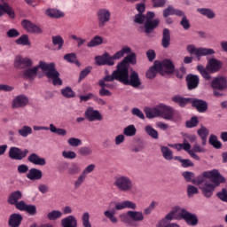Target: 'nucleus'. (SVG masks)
Wrapping results in <instances>:
<instances>
[{"instance_id": "obj_38", "label": "nucleus", "mask_w": 227, "mask_h": 227, "mask_svg": "<svg viewBox=\"0 0 227 227\" xmlns=\"http://www.w3.org/2000/svg\"><path fill=\"white\" fill-rule=\"evenodd\" d=\"M198 13L207 17V19H215V12L210 8H199L197 9Z\"/></svg>"}, {"instance_id": "obj_57", "label": "nucleus", "mask_w": 227, "mask_h": 227, "mask_svg": "<svg viewBox=\"0 0 227 227\" xmlns=\"http://www.w3.org/2000/svg\"><path fill=\"white\" fill-rule=\"evenodd\" d=\"M123 134L128 137L136 136V127H134V125L126 127L123 130Z\"/></svg>"}, {"instance_id": "obj_31", "label": "nucleus", "mask_w": 227, "mask_h": 227, "mask_svg": "<svg viewBox=\"0 0 227 227\" xmlns=\"http://www.w3.org/2000/svg\"><path fill=\"white\" fill-rule=\"evenodd\" d=\"M27 160L31 162V164H35V166H45L47 161L44 158H41L36 153H32L28 156Z\"/></svg>"}, {"instance_id": "obj_47", "label": "nucleus", "mask_w": 227, "mask_h": 227, "mask_svg": "<svg viewBox=\"0 0 227 227\" xmlns=\"http://www.w3.org/2000/svg\"><path fill=\"white\" fill-rule=\"evenodd\" d=\"M145 130L147 135H149L150 137L153 139H159V132L155 130L152 126L147 125L145 127Z\"/></svg>"}, {"instance_id": "obj_18", "label": "nucleus", "mask_w": 227, "mask_h": 227, "mask_svg": "<svg viewBox=\"0 0 227 227\" xmlns=\"http://www.w3.org/2000/svg\"><path fill=\"white\" fill-rule=\"evenodd\" d=\"M158 72L160 74V75H164V73L160 71L159 60H155L153 66H152L145 73V75L147 79H155Z\"/></svg>"}, {"instance_id": "obj_21", "label": "nucleus", "mask_w": 227, "mask_h": 227, "mask_svg": "<svg viewBox=\"0 0 227 227\" xmlns=\"http://www.w3.org/2000/svg\"><path fill=\"white\" fill-rule=\"evenodd\" d=\"M160 23V20L158 19L153 20V21L145 20L144 27H145V33L146 36H150L152 33H153V30L159 27V24Z\"/></svg>"}, {"instance_id": "obj_5", "label": "nucleus", "mask_w": 227, "mask_h": 227, "mask_svg": "<svg viewBox=\"0 0 227 227\" xmlns=\"http://www.w3.org/2000/svg\"><path fill=\"white\" fill-rule=\"evenodd\" d=\"M114 185L121 192H132V189H134V182L127 176L116 177Z\"/></svg>"}, {"instance_id": "obj_44", "label": "nucleus", "mask_w": 227, "mask_h": 227, "mask_svg": "<svg viewBox=\"0 0 227 227\" xmlns=\"http://www.w3.org/2000/svg\"><path fill=\"white\" fill-rule=\"evenodd\" d=\"M63 216V213L59 210H52L47 214L46 217L49 221H56Z\"/></svg>"}, {"instance_id": "obj_26", "label": "nucleus", "mask_w": 227, "mask_h": 227, "mask_svg": "<svg viewBox=\"0 0 227 227\" xmlns=\"http://www.w3.org/2000/svg\"><path fill=\"white\" fill-rule=\"evenodd\" d=\"M126 217H129V219H131V221H134L135 223L145 221V215H143V212L141 211L129 210L126 213Z\"/></svg>"}, {"instance_id": "obj_6", "label": "nucleus", "mask_w": 227, "mask_h": 227, "mask_svg": "<svg viewBox=\"0 0 227 227\" xmlns=\"http://www.w3.org/2000/svg\"><path fill=\"white\" fill-rule=\"evenodd\" d=\"M203 176L206 178H208L209 182L213 184L215 187H219L221 184H225L226 183V178L219 173V170L217 169H213L211 171H205L203 172Z\"/></svg>"}, {"instance_id": "obj_30", "label": "nucleus", "mask_w": 227, "mask_h": 227, "mask_svg": "<svg viewBox=\"0 0 227 227\" xmlns=\"http://www.w3.org/2000/svg\"><path fill=\"white\" fill-rule=\"evenodd\" d=\"M61 227H77V218L68 215L60 221Z\"/></svg>"}, {"instance_id": "obj_42", "label": "nucleus", "mask_w": 227, "mask_h": 227, "mask_svg": "<svg viewBox=\"0 0 227 227\" xmlns=\"http://www.w3.org/2000/svg\"><path fill=\"white\" fill-rule=\"evenodd\" d=\"M209 145H211V146H213V148H215L216 150H221V148H223V144L218 141L217 136L215 135H210Z\"/></svg>"}, {"instance_id": "obj_60", "label": "nucleus", "mask_w": 227, "mask_h": 227, "mask_svg": "<svg viewBox=\"0 0 227 227\" xmlns=\"http://www.w3.org/2000/svg\"><path fill=\"white\" fill-rule=\"evenodd\" d=\"M145 20H146V16L143 13H137L134 16V22L136 24H145Z\"/></svg>"}, {"instance_id": "obj_35", "label": "nucleus", "mask_w": 227, "mask_h": 227, "mask_svg": "<svg viewBox=\"0 0 227 227\" xmlns=\"http://www.w3.org/2000/svg\"><path fill=\"white\" fill-rule=\"evenodd\" d=\"M197 134L202 141V146H205L207 145V137H208L210 131L208 129H207V127L201 126V128L197 130Z\"/></svg>"}, {"instance_id": "obj_15", "label": "nucleus", "mask_w": 227, "mask_h": 227, "mask_svg": "<svg viewBox=\"0 0 227 227\" xmlns=\"http://www.w3.org/2000/svg\"><path fill=\"white\" fill-rule=\"evenodd\" d=\"M85 118L88 121H102L103 117L98 110H94L93 107L90 106L85 111Z\"/></svg>"}, {"instance_id": "obj_48", "label": "nucleus", "mask_w": 227, "mask_h": 227, "mask_svg": "<svg viewBox=\"0 0 227 227\" xmlns=\"http://www.w3.org/2000/svg\"><path fill=\"white\" fill-rule=\"evenodd\" d=\"M102 43H104L102 37L96 35L88 43L87 47H97L98 45H102Z\"/></svg>"}, {"instance_id": "obj_33", "label": "nucleus", "mask_w": 227, "mask_h": 227, "mask_svg": "<svg viewBox=\"0 0 227 227\" xmlns=\"http://www.w3.org/2000/svg\"><path fill=\"white\" fill-rule=\"evenodd\" d=\"M19 200H22V192L16 191L14 192L10 193L7 201L9 205H15L16 203L19 202Z\"/></svg>"}, {"instance_id": "obj_22", "label": "nucleus", "mask_w": 227, "mask_h": 227, "mask_svg": "<svg viewBox=\"0 0 227 227\" xmlns=\"http://www.w3.org/2000/svg\"><path fill=\"white\" fill-rule=\"evenodd\" d=\"M200 189L202 191V194L205 198H212V194H214V191H215V185L209 181L200 186Z\"/></svg>"}, {"instance_id": "obj_50", "label": "nucleus", "mask_w": 227, "mask_h": 227, "mask_svg": "<svg viewBox=\"0 0 227 227\" xmlns=\"http://www.w3.org/2000/svg\"><path fill=\"white\" fill-rule=\"evenodd\" d=\"M115 214H116L115 211H110V210H106L104 212L105 217H106V219H109V221H111V223H113L114 224L118 223V218L114 216Z\"/></svg>"}, {"instance_id": "obj_16", "label": "nucleus", "mask_w": 227, "mask_h": 227, "mask_svg": "<svg viewBox=\"0 0 227 227\" xmlns=\"http://www.w3.org/2000/svg\"><path fill=\"white\" fill-rule=\"evenodd\" d=\"M29 104V98L26 95H19L12 100V109H19L20 107H26Z\"/></svg>"}, {"instance_id": "obj_9", "label": "nucleus", "mask_w": 227, "mask_h": 227, "mask_svg": "<svg viewBox=\"0 0 227 227\" xmlns=\"http://www.w3.org/2000/svg\"><path fill=\"white\" fill-rule=\"evenodd\" d=\"M111 20V12L106 9H100L98 12V26L100 29L106 27L107 22Z\"/></svg>"}, {"instance_id": "obj_39", "label": "nucleus", "mask_w": 227, "mask_h": 227, "mask_svg": "<svg viewBox=\"0 0 227 227\" xmlns=\"http://www.w3.org/2000/svg\"><path fill=\"white\" fill-rule=\"evenodd\" d=\"M145 113L146 118H148L149 120L160 116V110L159 108H147L145 110Z\"/></svg>"}, {"instance_id": "obj_54", "label": "nucleus", "mask_w": 227, "mask_h": 227, "mask_svg": "<svg viewBox=\"0 0 227 227\" xmlns=\"http://www.w3.org/2000/svg\"><path fill=\"white\" fill-rule=\"evenodd\" d=\"M15 43L17 45H31L29 42V36L27 35H23L20 38H18Z\"/></svg>"}, {"instance_id": "obj_43", "label": "nucleus", "mask_w": 227, "mask_h": 227, "mask_svg": "<svg viewBox=\"0 0 227 227\" xmlns=\"http://www.w3.org/2000/svg\"><path fill=\"white\" fill-rule=\"evenodd\" d=\"M65 61L68 63H74L77 67H81V63L77 60V55L75 53H67L64 56Z\"/></svg>"}, {"instance_id": "obj_27", "label": "nucleus", "mask_w": 227, "mask_h": 227, "mask_svg": "<svg viewBox=\"0 0 227 227\" xmlns=\"http://www.w3.org/2000/svg\"><path fill=\"white\" fill-rule=\"evenodd\" d=\"M125 208H129V210H136V208H137V205L132 200H124L115 204L116 210H123Z\"/></svg>"}, {"instance_id": "obj_23", "label": "nucleus", "mask_w": 227, "mask_h": 227, "mask_svg": "<svg viewBox=\"0 0 227 227\" xmlns=\"http://www.w3.org/2000/svg\"><path fill=\"white\" fill-rule=\"evenodd\" d=\"M158 63L160 64V72H162V70H165L166 74H173V72H175V65L170 59H165L161 62L158 60Z\"/></svg>"}, {"instance_id": "obj_36", "label": "nucleus", "mask_w": 227, "mask_h": 227, "mask_svg": "<svg viewBox=\"0 0 227 227\" xmlns=\"http://www.w3.org/2000/svg\"><path fill=\"white\" fill-rule=\"evenodd\" d=\"M172 100L173 102L179 104L181 107H184L187 104H192V98H183L180 96H175L174 98H172Z\"/></svg>"}, {"instance_id": "obj_56", "label": "nucleus", "mask_w": 227, "mask_h": 227, "mask_svg": "<svg viewBox=\"0 0 227 227\" xmlns=\"http://www.w3.org/2000/svg\"><path fill=\"white\" fill-rule=\"evenodd\" d=\"M82 223L83 227H92L90 222V213L84 212L82 215Z\"/></svg>"}, {"instance_id": "obj_32", "label": "nucleus", "mask_w": 227, "mask_h": 227, "mask_svg": "<svg viewBox=\"0 0 227 227\" xmlns=\"http://www.w3.org/2000/svg\"><path fill=\"white\" fill-rule=\"evenodd\" d=\"M4 13H7L11 19H15V12H13V9L6 3L0 4V17H3Z\"/></svg>"}, {"instance_id": "obj_62", "label": "nucleus", "mask_w": 227, "mask_h": 227, "mask_svg": "<svg viewBox=\"0 0 227 227\" xmlns=\"http://www.w3.org/2000/svg\"><path fill=\"white\" fill-rule=\"evenodd\" d=\"M84 180H86V176L81 174L74 182V189H79L84 184Z\"/></svg>"}, {"instance_id": "obj_17", "label": "nucleus", "mask_w": 227, "mask_h": 227, "mask_svg": "<svg viewBox=\"0 0 227 227\" xmlns=\"http://www.w3.org/2000/svg\"><path fill=\"white\" fill-rule=\"evenodd\" d=\"M21 25L22 27H24L26 31H27V33H35L36 35H42L43 33L42 28H40V27L27 20H23Z\"/></svg>"}, {"instance_id": "obj_63", "label": "nucleus", "mask_w": 227, "mask_h": 227, "mask_svg": "<svg viewBox=\"0 0 227 227\" xmlns=\"http://www.w3.org/2000/svg\"><path fill=\"white\" fill-rule=\"evenodd\" d=\"M216 196H217V198H219V200L227 203V191H226V188H223L222 190V192H217Z\"/></svg>"}, {"instance_id": "obj_2", "label": "nucleus", "mask_w": 227, "mask_h": 227, "mask_svg": "<svg viewBox=\"0 0 227 227\" xmlns=\"http://www.w3.org/2000/svg\"><path fill=\"white\" fill-rule=\"evenodd\" d=\"M132 49L129 46L122 48L121 51H117L114 55L111 56L108 52H105L101 56H96V63L98 67L107 65L108 67H114V60L121 59L125 54L131 52Z\"/></svg>"}, {"instance_id": "obj_41", "label": "nucleus", "mask_w": 227, "mask_h": 227, "mask_svg": "<svg viewBox=\"0 0 227 227\" xmlns=\"http://www.w3.org/2000/svg\"><path fill=\"white\" fill-rule=\"evenodd\" d=\"M161 153L166 160H173V151L168 146H160Z\"/></svg>"}, {"instance_id": "obj_13", "label": "nucleus", "mask_w": 227, "mask_h": 227, "mask_svg": "<svg viewBox=\"0 0 227 227\" xmlns=\"http://www.w3.org/2000/svg\"><path fill=\"white\" fill-rule=\"evenodd\" d=\"M14 67L15 68H19L20 70H26L33 67V60L29 58L18 56L14 60Z\"/></svg>"}, {"instance_id": "obj_59", "label": "nucleus", "mask_w": 227, "mask_h": 227, "mask_svg": "<svg viewBox=\"0 0 227 227\" xmlns=\"http://www.w3.org/2000/svg\"><path fill=\"white\" fill-rule=\"evenodd\" d=\"M67 143H68L69 146L77 147V146H81V145H82V140L79 139V138H75V137H70L67 140Z\"/></svg>"}, {"instance_id": "obj_28", "label": "nucleus", "mask_w": 227, "mask_h": 227, "mask_svg": "<svg viewBox=\"0 0 227 227\" xmlns=\"http://www.w3.org/2000/svg\"><path fill=\"white\" fill-rule=\"evenodd\" d=\"M22 215L14 213L10 215L8 224L10 227H19L20 223H22Z\"/></svg>"}, {"instance_id": "obj_64", "label": "nucleus", "mask_w": 227, "mask_h": 227, "mask_svg": "<svg viewBox=\"0 0 227 227\" xmlns=\"http://www.w3.org/2000/svg\"><path fill=\"white\" fill-rule=\"evenodd\" d=\"M157 227H180V225L176 223H168L166 220H161L159 222Z\"/></svg>"}, {"instance_id": "obj_12", "label": "nucleus", "mask_w": 227, "mask_h": 227, "mask_svg": "<svg viewBox=\"0 0 227 227\" xmlns=\"http://www.w3.org/2000/svg\"><path fill=\"white\" fill-rule=\"evenodd\" d=\"M27 153H29L27 149L22 151L19 147H11L9 151V157L10 159H12V160H22V159H26V157H27Z\"/></svg>"}, {"instance_id": "obj_34", "label": "nucleus", "mask_w": 227, "mask_h": 227, "mask_svg": "<svg viewBox=\"0 0 227 227\" xmlns=\"http://www.w3.org/2000/svg\"><path fill=\"white\" fill-rule=\"evenodd\" d=\"M169 15H176L177 17L184 15V12L173 8V6H168L165 10H163V17L164 19H168Z\"/></svg>"}, {"instance_id": "obj_37", "label": "nucleus", "mask_w": 227, "mask_h": 227, "mask_svg": "<svg viewBox=\"0 0 227 227\" xmlns=\"http://www.w3.org/2000/svg\"><path fill=\"white\" fill-rule=\"evenodd\" d=\"M46 15L51 19H61L65 17V13L58 9H47Z\"/></svg>"}, {"instance_id": "obj_51", "label": "nucleus", "mask_w": 227, "mask_h": 227, "mask_svg": "<svg viewBox=\"0 0 227 227\" xmlns=\"http://www.w3.org/2000/svg\"><path fill=\"white\" fill-rule=\"evenodd\" d=\"M208 177H206L203 176V173L201 176H199L195 179L192 180V183L195 185H203L204 184H208Z\"/></svg>"}, {"instance_id": "obj_29", "label": "nucleus", "mask_w": 227, "mask_h": 227, "mask_svg": "<svg viewBox=\"0 0 227 227\" xmlns=\"http://www.w3.org/2000/svg\"><path fill=\"white\" fill-rule=\"evenodd\" d=\"M42 176H43V174L42 170L38 168H30L27 174V178L32 180V182H35V180H42Z\"/></svg>"}, {"instance_id": "obj_4", "label": "nucleus", "mask_w": 227, "mask_h": 227, "mask_svg": "<svg viewBox=\"0 0 227 227\" xmlns=\"http://www.w3.org/2000/svg\"><path fill=\"white\" fill-rule=\"evenodd\" d=\"M121 82L125 86H131L132 88H139L143 82L139 78V73L134 69H130V74L128 71H122Z\"/></svg>"}, {"instance_id": "obj_19", "label": "nucleus", "mask_w": 227, "mask_h": 227, "mask_svg": "<svg viewBox=\"0 0 227 227\" xmlns=\"http://www.w3.org/2000/svg\"><path fill=\"white\" fill-rule=\"evenodd\" d=\"M191 104L199 113H206L208 110V103L203 99L192 98Z\"/></svg>"}, {"instance_id": "obj_7", "label": "nucleus", "mask_w": 227, "mask_h": 227, "mask_svg": "<svg viewBox=\"0 0 227 227\" xmlns=\"http://www.w3.org/2000/svg\"><path fill=\"white\" fill-rule=\"evenodd\" d=\"M186 51L191 56H192V54H194V56H196V58L198 59H200V58H201V56H213V54H215V51H214V49L196 48V46L193 44H189L186 47Z\"/></svg>"}, {"instance_id": "obj_3", "label": "nucleus", "mask_w": 227, "mask_h": 227, "mask_svg": "<svg viewBox=\"0 0 227 227\" xmlns=\"http://www.w3.org/2000/svg\"><path fill=\"white\" fill-rule=\"evenodd\" d=\"M223 68V61L217 59H210L207 61L206 68L202 65L197 66V70L202 75L203 79L206 81H212V75L210 74H215Z\"/></svg>"}, {"instance_id": "obj_11", "label": "nucleus", "mask_w": 227, "mask_h": 227, "mask_svg": "<svg viewBox=\"0 0 227 227\" xmlns=\"http://www.w3.org/2000/svg\"><path fill=\"white\" fill-rule=\"evenodd\" d=\"M212 90H218V91H224L227 90V79L224 76H216L211 79Z\"/></svg>"}, {"instance_id": "obj_52", "label": "nucleus", "mask_w": 227, "mask_h": 227, "mask_svg": "<svg viewBox=\"0 0 227 227\" xmlns=\"http://www.w3.org/2000/svg\"><path fill=\"white\" fill-rule=\"evenodd\" d=\"M61 94L66 98H74L75 97V92L70 87H66L65 89H62Z\"/></svg>"}, {"instance_id": "obj_46", "label": "nucleus", "mask_w": 227, "mask_h": 227, "mask_svg": "<svg viewBox=\"0 0 227 227\" xmlns=\"http://www.w3.org/2000/svg\"><path fill=\"white\" fill-rule=\"evenodd\" d=\"M78 153L82 157H89L93 154V149L90 146H82L78 149Z\"/></svg>"}, {"instance_id": "obj_1", "label": "nucleus", "mask_w": 227, "mask_h": 227, "mask_svg": "<svg viewBox=\"0 0 227 227\" xmlns=\"http://www.w3.org/2000/svg\"><path fill=\"white\" fill-rule=\"evenodd\" d=\"M41 68L44 73L47 79H50L53 86H62L63 81L59 77V71L56 69V64L54 62L47 63L45 61H39V64L34 67H28L22 71L24 79L33 81L36 75H38V69Z\"/></svg>"}, {"instance_id": "obj_20", "label": "nucleus", "mask_w": 227, "mask_h": 227, "mask_svg": "<svg viewBox=\"0 0 227 227\" xmlns=\"http://www.w3.org/2000/svg\"><path fill=\"white\" fill-rule=\"evenodd\" d=\"M186 83L189 90H196L200 86V77L196 74H187L186 75Z\"/></svg>"}, {"instance_id": "obj_49", "label": "nucleus", "mask_w": 227, "mask_h": 227, "mask_svg": "<svg viewBox=\"0 0 227 227\" xmlns=\"http://www.w3.org/2000/svg\"><path fill=\"white\" fill-rule=\"evenodd\" d=\"M50 132L52 134H58V136H67V129L61 128H56L54 124H50Z\"/></svg>"}, {"instance_id": "obj_25", "label": "nucleus", "mask_w": 227, "mask_h": 227, "mask_svg": "<svg viewBox=\"0 0 227 227\" xmlns=\"http://www.w3.org/2000/svg\"><path fill=\"white\" fill-rule=\"evenodd\" d=\"M160 111L161 118H164V120H173V116L175 115V112L173 111V108L167 106L165 105L160 106Z\"/></svg>"}, {"instance_id": "obj_53", "label": "nucleus", "mask_w": 227, "mask_h": 227, "mask_svg": "<svg viewBox=\"0 0 227 227\" xmlns=\"http://www.w3.org/2000/svg\"><path fill=\"white\" fill-rule=\"evenodd\" d=\"M18 133L22 137H27L29 134H33V129L29 126H23L20 129L18 130Z\"/></svg>"}, {"instance_id": "obj_58", "label": "nucleus", "mask_w": 227, "mask_h": 227, "mask_svg": "<svg viewBox=\"0 0 227 227\" xmlns=\"http://www.w3.org/2000/svg\"><path fill=\"white\" fill-rule=\"evenodd\" d=\"M198 123H200L198 117L193 116L190 121H186L185 125L188 129H192V127H198Z\"/></svg>"}, {"instance_id": "obj_45", "label": "nucleus", "mask_w": 227, "mask_h": 227, "mask_svg": "<svg viewBox=\"0 0 227 227\" xmlns=\"http://www.w3.org/2000/svg\"><path fill=\"white\" fill-rule=\"evenodd\" d=\"M52 44L58 46V50L61 51L63 49V44L65 43V41L63 40V37L61 35H54L51 37Z\"/></svg>"}, {"instance_id": "obj_24", "label": "nucleus", "mask_w": 227, "mask_h": 227, "mask_svg": "<svg viewBox=\"0 0 227 227\" xmlns=\"http://www.w3.org/2000/svg\"><path fill=\"white\" fill-rule=\"evenodd\" d=\"M169 45H171V31H169V28H163L161 47H163V49H169Z\"/></svg>"}, {"instance_id": "obj_40", "label": "nucleus", "mask_w": 227, "mask_h": 227, "mask_svg": "<svg viewBox=\"0 0 227 227\" xmlns=\"http://www.w3.org/2000/svg\"><path fill=\"white\" fill-rule=\"evenodd\" d=\"M79 173H81V167H79L77 163H73L67 168V175L70 176H75V175H79Z\"/></svg>"}, {"instance_id": "obj_61", "label": "nucleus", "mask_w": 227, "mask_h": 227, "mask_svg": "<svg viewBox=\"0 0 227 227\" xmlns=\"http://www.w3.org/2000/svg\"><path fill=\"white\" fill-rule=\"evenodd\" d=\"M131 114L133 116H137V118H139L140 120H145V114H143V111L137 107L132 108Z\"/></svg>"}, {"instance_id": "obj_55", "label": "nucleus", "mask_w": 227, "mask_h": 227, "mask_svg": "<svg viewBox=\"0 0 227 227\" xmlns=\"http://www.w3.org/2000/svg\"><path fill=\"white\" fill-rule=\"evenodd\" d=\"M182 17V20L180 21V26L187 31L191 29V23L189 22V20H187V16H185V13L183 12V15L179 16Z\"/></svg>"}, {"instance_id": "obj_10", "label": "nucleus", "mask_w": 227, "mask_h": 227, "mask_svg": "<svg viewBox=\"0 0 227 227\" xmlns=\"http://www.w3.org/2000/svg\"><path fill=\"white\" fill-rule=\"evenodd\" d=\"M121 74L122 71L117 67L116 70H114L112 74H108L105 76L103 79L99 80L98 85L99 86H106V82H113V81H119L121 82Z\"/></svg>"}, {"instance_id": "obj_14", "label": "nucleus", "mask_w": 227, "mask_h": 227, "mask_svg": "<svg viewBox=\"0 0 227 227\" xmlns=\"http://www.w3.org/2000/svg\"><path fill=\"white\" fill-rule=\"evenodd\" d=\"M182 219L185 220V223L190 226H197L198 224V215L190 213L185 209H182L180 212Z\"/></svg>"}, {"instance_id": "obj_8", "label": "nucleus", "mask_w": 227, "mask_h": 227, "mask_svg": "<svg viewBox=\"0 0 227 227\" xmlns=\"http://www.w3.org/2000/svg\"><path fill=\"white\" fill-rule=\"evenodd\" d=\"M137 64V56L136 53L130 51L128 55L117 65L119 70L128 72L129 65Z\"/></svg>"}]
</instances>
